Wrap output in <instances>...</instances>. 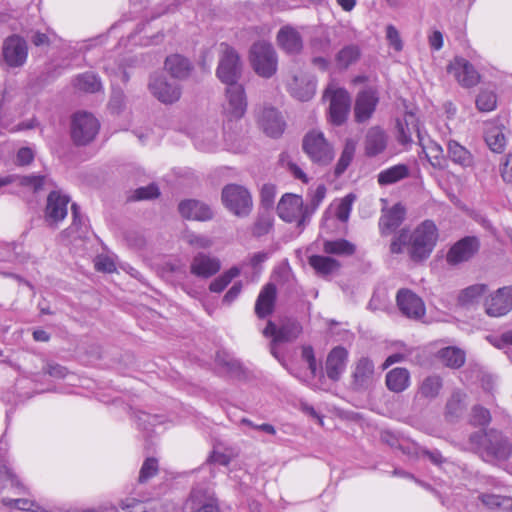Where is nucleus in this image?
<instances>
[{"mask_svg":"<svg viewBox=\"0 0 512 512\" xmlns=\"http://www.w3.org/2000/svg\"><path fill=\"white\" fill-rule=\"evenodd\" d=\"M182 510L183 512H220L214 491L202 484L192 487L183 503Z\"/></svg>","mask_w":512,"mask_h":512,"instance_id":"6","label":"nucleus"},{"mask_svg":"<svg viewBox=\"0 0 512 512\" xmlns=\"http://www.w3.org/2000/svg\"><path fill=\"white\" fill-rule=\"evenodd\" d=\"M448 72L453 74L463 87L469 88L478 84L480 76L472 64L463 58H455L448 66Z\"/></svg>","mask_w":512,"mask_h":512,"instance_id":"23","label":"nucleus"},{"mask_svg":"<svg viewBox=\"0 0 512 512\" xmlns=\"http://www.w3.org/2000/svg\"><path fill=\"white\" fill-rule=\"evenodd\" d=\"M100 124L90 113L78 112L71 122V137L76 145H87L98 134Z\"/></svg>","mask_w":512,"mask_h":512,"instance_id":"9","label":"nucleus"},{"mask_svg":"<svg viewBox=\"0 0 512 512\" xmlns=\"http://www.w3.org/2000/svg\"><path fill=\"white\" fill-rule=\"evenodd\" d=\"M467 449L487 462L505 461L512 454V445L499 431H477L470 434Z\"/></svg>","mask_w":512,"mask_h":512,"instance_id":"2","label":"nucleus"},{"mask_svg":"<svg viewBox=\"0 0 512 512\" xmlns=\"http://www.w3.org/2000/svg\"><path fill=\"white\" fill-rule=\"evenodd\" d=\"M360 57V50L356 45L343 47L335 57L336 65L341 69H346L354 64Z\"/></svg>","mask_w":512,"mask_h":512,"instance_id":"42","label":"nucleus"},{"mask_svg":"<svg viewBox=\"0 0 512 512\" xmlns=\"http://www.w3.org/2000/svg\"><path fill=\"white\" fill-rule=\"evenodd\" d=\"M308 262L316 273L322 276L333 273L339 267V263L335 259L320 255L310 256Z\"/></svg>","mask_w":512,"mask_h":512,"instance_id":"40","label":"nucleus"},{"mask_svg":"<svg viewBox=\"0 0 512 512\" xmlns=\"http://www.w3.org/2000/svg\"><path fill=\"white\" fill-rule=\"evenodd\" d=\"M500 173L505 182L512 183V154H508L500 164Z\"/></svg>","mask_w":512,"mask_h":512,"instance_id":"64","label":"nucleus"},{"mask_svg":"<svg viewBox=\"0 0 512 512\" xmlns=\"http://www.w3.org/2000/svg\"><path fill=\"white\" fill-rule=\"evenodd\" d=\"M305 210L302 197L291 193L284 194L277 205L278 216L285 222H296L298 228H304L308 223L302 222Z\"/></svg>","mask_w":512,"mask_h":512,"instance_id":"11","label":"nucleus"},{"mask_svg":"<svg viewBox=\"0 0 512 512\" xmlns=\"http://www.w3.org/2000/svg\"><path fill=\"white\" fill-rule=\"evenodd\" d=\"M486 284H474L462 289L457 297V302L462 307H469L479 302L480 298L487 292Z\"/></svg>","mask_w":512,"mask_h":512,"instance_id":"36","label":"nucleus"},{"mask_svg":"<svg viewBox=\"0 0 512 512\" xmlns=\"http://www.w3.org/2000/svg\"><path fill=\"white\" fill-rule=\"evenodd\" d=\"M249 61L253 71L260 77L269 79L278 69V55L270 42H255L249 51Z\"/></svg>","mask_w":512,"mask_h":512,"instance_id":"3","label":"nucleus"},{"mask_svg":"<svg viewBox=\"0 0 512 512\" xmlns=\"http://www.w3.org/2000/svg\"><path fill=\"white\" fill-rule=\"evenodd\" d=\"M443 380L439 375L433 374L425 377L418 387V395L422 398L433 400L440 394Z\"/></svg>","mask_w":512,"mask_h":512,"instance_id":"37","label":"nucleus"},{"mask_svg":"<svg viewBox=\"0 0 512 512\" xmlns=\"http://www.w3.org/2000/svg\"><path fill=\"white\" fill-rule=\"evenodd\" d=\"M385 384L389 391L401 393L409 388L411 384V375L408 369L396 367L387 372Z\"/></svg>","mask_w":512,"mask_h":512,"instance_id":"32","label":"nucleus"},{"mask_svg":"<svg viewBox=\"0 0 512 512\" xmlns=\"http://www.w3.org/2000/svg\"><path fill=\"white\" fill-rule=\"evenodd\" d=\"M386 39L389 46H391L395 51L399 52L403 49V42L400 37V33L392 24L386 26Z\"/></svg>","mask_w":512,"mask_h":512,"instance_id":"60","label":"nucleus"},{"mask_svg":"<svg viewBox=\"0 0 512 512\" xmlns=\"http://www.w3.org/2000/svg\"><path fill=\"white\" fill-rule=\"evenodd\" d=\"M75 87L84 92L94 93L100 90L101 83L93 73H84L75 79Z\"/></svg>","mask_w":512,"mask_h":512,"instance_id":"47","label":"nucleus"},{"mask_svg":"<svg viewBox=\"0 0 512 512\" xmlns=\"http://www.w3.org/2000/svg\"><path fill=\"white\" fill-rule=\"evenodd\" d=\"M165 68L172 77L185 79L190 75L192 65L187 58L179 54H174L166 58Z\"/></svg>","mask_w":512,"mask_h":512,"instance_id":"34","label":"nucleus"},{"mask_svg":"<svg viewBox=\"0 0 512 512\" xmlns=\"http://www.w3.org/2000/svg\"><path fill=\"white\" fill-rule=\"evenodd\" d=\"M405 208L397 203L390 209L383 211L379 220V229L382 235L394 232L404 221Z\"/></svg>","mask_w":512,"mask_h":512,"instance_id":"30","label":"nucleus"},{"mask_svg":"<svg viewBox=\"0 0 512 512\" xmlns=\"http://www.w3.org/2000/svg\"><path fill=\"white\" fill-rule=\"evenodd\" d=\"M94 266L97 271L111 273L115 271V263L107 256H98L94 261Z\"/></svg>","mask_w":512,"mask_h":512,"instance_id":"63","label":"nucleus"},{"mask_svg":"<svg viewBox=\"0 0 512 512\" xmlns=\"http://www.w3.org/2000/svg\"><path fill=\"white\" fill-rule=\"evenodd\" d=\"M185 240L189 245L195 248L207 249L213 245V241L211 238L196 233H188L185 236Z\"/></svg>","mask_w":512,"mask_h":512,"instance_id":"59","label":"nucleus"},{"mask_svg":"<svg viewBox=\"0 0 512 512\" xmlns=\"http://www.w3.org/2000/svg\"><path fill=\"white\" fill-rule=\"evenodd\" d=\"M479 240L474 236H467L456 242L447 253V262L456 265L468 261L479 250Z\"/></svg>","mask_w":512,"mask_h":512,"instance_id":"19","label":"nucleus"},{"mask_svg":"<svg viewBox=\"0 0 512 512\" xmlns=\"http://www.w3.org/2000/svg\"><path fill=\"white\" fill-rule=\"evenodd\" d=\"M70 198L60 191H52L47 197L45 219L49 224H57L62 221L68 212Z\"/></svg>","mask_w":512,"mask_h":512,"instance_id":"20","label":"nucleus"},{"mask_svg":"<svg viewBox=\"0 0 512 512\" xmlns=\"http://www.w3.org/2000/svg\"><path fill=\"white\" fill-rule=\"evenodd\" d=\"M239 275L240 269L236 266L231 267L210 283L209 290L214 293H220Z\"/></svg>","mask_w":512,"mask_h":512,"instance_id":"46","label":"nucleus"},{"mask_svg":"<svg viewBox=\"0 0 512 512\" xmlns=\"http://www.w3.org/2000/svg\"><path fill=\"white\" fill-rule=\"evenodd\" d=\"M9 184H17L26 191L38 193L52 184V181L46 175H8L0 177V188Z\"/></svg>","mask_w":512,"mask_h":512,"instance_id":"21","label":"nucleus"},{"mask_svg":"<svg viewBox=\"0 0 512 512\" xmlns=\"http://www.w3.org/2000/svg\"><path fill=\"white\" fill-rule=\"evenodd\" d=\"M438 236L435 223L424 220L413 230L401 229L392 239L389 250L392 254L406 252L412 262L421 263L430 257Z\"/></svg>","mask_w":512,"mask_h":512,"instance_id":"1","label":"nucleus"},{"mask_svg":"<svg viewBox=\"0 0 512 512\" xmlns=\"http://www.w3.org/2000/svg\"><path fill=\"white\" fill-rule=\"evenodd\" d=\"M220 49L217 78L226 85L239 83L243 72V62L239 53L225 43H221Z\"/></svg>","mask_w":512,"mask_h":512,"instance_id":"4","label":"nucleus"},{"mask_svg":"<svg viewBox=\"0 0 512 512\" xmlns=\"http://www.w3.org/2000/svg\"><path fill=\"white\" fill-rule=\"evenodd\" d=\"M71 210L73 221L66 231L69 235L75 234L76 237H82L86 233L87 229L85 218L80 215L79 208L76 204H72Z\"/></svg>","mask_w":512,"mask_h":512,"instance_id":"50","label":"nucleus"},{"mask_svg":"<svg viewBox=\"0 0 512 512\" xmlns=\"http://www.w3.org/2000/svg\"><path fill=\"white\" fill-rule=\"evenodd\" d=\"M326 195V187L319 185L317 188L308 194L309 203L305 205V216L302 222H309L313 213L317 210Z\"/></svg>","mask_w":512,"mask_h":512,"instance_id":"44","label":"nucleus"},{"mask_svg":"<svg viewBox=\"0 0 512 512\" xmlns=\"http://www.w3.org/2000/svg\"><path fill=\"white\" fill-rule=\"evenodd\" d=\"M226 103L224 112L230 120L242 118L247 109L244 86L240 83L229 84L225 90Z\"/></svg>","mask_w":512,"mask_h":512,"instance_id":"13","label":"nucleus"},{"mask_svg":"<svg viewBox=\"0 0 512 512\" xmlns=\"http://www.w3.org/2000/svg\"><path fill=\"white\" fill-rule=\"evenodd\" d=\"M485 142L496 153H501L506 145L503 129L500 126L490 124L485 129Z\"/></svg>","mask_w":512,"mask_h":512,"instance_id":"38","label":"nucleus"},{"mask_svg":"<svg viewBox=\"0 0 512 512\" xmlns=\"http://www.w3.org/2000/svg\"><path fill=\"white\" fill-rule=\"evenodd\" d=\"M410 176V169L406 164H397L380 171L377 182L380 186L395 184Z\"/></svg>","mask_w":512,"mask_h":512,"instance_id":"33","label":"nucleus"},{"mask_svg":"<svg viewBox=\"0 0 512 512\" xmlns=\"http://www.w3.org/2000/svg\"><path fill=\"white\" fill-rule=\"evenodd\" d=\"M290 94L299 101L311 100L316 92V81L308 76H294L288 84Z\"/></svg>","mask_w":512,"mask_h":512,"instance_id":"27","label":"nucleus"},{"mask_svg":"<svg viewBox=\"0 0 512 512\" xmlns=\"http://www.w3.org/2000/svg\"><path fill=\"white\" fill-rule=\"evenodd\" d=\"M43 370H44V373L48 374L51 377L57 378V379L64 378L68 373L67 369L64 366H62L58 363H54V362H48L44 366Z\"/></svg>","mask_w":512,"mask_h":512,"instance_id":"62","label":"nucleus"},{"mask_svg":"<svg viewBox=\"0 0 512 512\" xmlns=\"http://www.w3.org/2000/svg\"><path fill=\"white\" fill-rule=\"evenodd\" d=\"M178 209L184 218L190 220L207 221L213 217L211 208L198 200H184Z\"/></svg>","mask_w":512,"mask_h":512,"instance_id":"29","label":"nucleus"},{"mask_svg":"<svg viewBox=\"0 0 512 512\" xmlns=\"http://www.w3.org/2000/svg\"><path fill=\"white\" fill-rule=\"evenodd\" d=\"M378 103L379 95L375 88L368 87L361 90L357 94L354 106L356 122L363 123L368 121L375 112Z\"/></svg>","mask_w":512,"mask_h":512,"instance_id":"15","label":"nucleus"},{"mask_svg":"<svg viewBox=\"0 0 512 512\" xmlns=\"http://www.w3.org/2000/svg\"><path fill=\"white\" fill-rule=\"evenodd\" d=\"M302 333V326L295 320H285L279 327L272 321H268L263 334L272 337L270 344L271 354L280 361L277 345L284 342H292Z\"/></svg>","mask_w":512,"mask_h":512,"instance_id":"7","label":"nucleus"},{"mask_svg":"<svg viewBox=\"0 0 512 512\" xmlns=\"http://www.w3.org/2000/svg\"><path fill=\"white\" fill-rule=\"evenodd\" d=\"M466 394L462 391L452 393L446 404L447 414L452 417H459L465 410Z\"/></svg>","mask_w":512,"mask_h":512,"instance_id":"48","label":"nucleus"},{"mask_svg":"<svg viewBox=\"0 0 512 512\" xmlns=\"http://www.w3.org/2000/svg\"><path fill=\"white\" fill-rule=\"evenodd\" d=\"M148 87L152 95L164 104L175 103L181 97V87L178 84L168 82L163 76H152Z\"/></svg>","mask_w":512,"mask_h":512,"instance_id":"16","label":"nucleus"},{"mask_svg":"<svg viewBox=\"0 0 512 512\" xmlns=\"http://www.w3.org/2000/svg\"><path fill=\"white\" fill-rule=\"evenodd\" d=\"M497 97L493 91L482 90L476 98V107L482 112H490L496 108Z\"/></svg>","mask_w":512,"mask_h":512,"instance_id":"51","label":"nucleus"},{"mask_svg":"<svg viewBox=\"0 0 512 512\" xmlns=\"http://www.w3.org/2000/svg\"><path fill=\"white\" fill-rule=\"evenodd\" d=\"M375 365L368 357H361L352 372V385L357 390L369 388L374 382Z\"/></svg>","mask_w":512,"mask_h":512,"instance_id":"24","label":"nucleus"},{"mask_svg":"<svg viewBox=\"0 0 512 512\" xmlns=\"http://www.w3.org/2000/svg\"><path fill=\"white\" fill-rule=\"evenodd\" d=\"M313 56H329L332 51L331 40L327 36L315 37L310 42Z\"/></svg>","mask_w":512,"mask_h":512,"instance_id":"53","label":"nucleus"},{"mask_svg":"<svg viewBox=\"0 0 512 512\" xmlns=\"http://www.w3.org/2000/svg\"><path fill=\"white\" fill-rule=\"evenodd\" d=\"M387 142L388 136L382 128L379 126L369 128L364 140L366 155L374 157L381 154L386 149Z\"/></svg>","mask_w":512,"mask_h":512,"instance_id":"28","label":"nucleus"},{"mask_svg":"<svg viewBox=\"0 0 512 512\" xmlns=\"http://www.w3.org/2000/svg\"><path fill=\"white\" fill-rule=\"evenodd\" d=\"M158 472V461L155 458H147L139 473V482L145 483L148 481L151 477L155 476Z\"/></svg>","mask_w":512,"mask_h":512,"instance_id":"56","label":"nucleus"},{"mask_svg":"<svg viewBox=\"0 0 512 512\" xmlns=\"http://www.w3.org/2000/svg\"><path fill=\"white\" fill-rule=\"evenodd\" d=\"M303 149L313 162L320 165L330 163L334 157L332 147L320 131L313 130L306 134Z\"/></svg>","mask_w":512,"mask_h":512,"instance_id":"10","label":"nucleus"},{"mask_svg":"<svg viewBox=\"0 0 512 512\" xmlns=\"http://www.w3.org/2000/svg\"><path fill=\"white\" fill-rule=\"evenodd\" d=\"M356 151V143L352 139H347L345 142L344 149L341 153V156L337 162L335 167V174L337 176L344 173V171L348 168L350 163L352 162Z\"/></svg>","mask_w":512,"mask_h":512,"instance_id":"45","label":"nucleus"},{"mask_svg":"<svg viewBox=\"0 0 512 512\" xmlns=\"http://www.w3.org/2000/svg\"><path fill=\"white\" fill-rule=\"evenodd\" d=\"M485 313L489 317H502L512 310V286L497 289L483 301Z\"/></svg>","mask_w":512,"mask_h":512,"instance_id":"12","label":"nucleus"},{"mask_svg":"<svg viewBox=\"0 0 512 512\" xmlns=\"http://www.w3.org/2000/svg\"><path fill=\"white\" fill-rule=\"evenodd\" d=\"M439 358L450 368H460L465 362V353L456 347H446L439 351Z\"/></svg>","mask_w":512,"mask_h":512,"instance_id":"41","label":"nucleus"},{"mask_svg":"<svg viewBox=\"0 0 512 512\" xmlns=\"http://www.w3.org/2000/svg\"><path fill=\"white\" fill-rule=\"evenodd\" d=\"M426 149V156L430 164L438 169L444 168L446 165V160L443 155L442 147L438 143L431 141Z\"/></svg>","mask_w":512,"mask_h":512,"instance_id":"49","label":"nucleus"},{"mask_svg":"<svg viewBox=\"0 0 512 512\" xmlns=\"http://www.w3.org/2000/svg\"><path fill=\"white\" fill-rule=\"evenodd\" d=\"M491 421V415L486 408L476 405L472 409L471 422L474 425L485 426Z\"/></svg>","mask_w":512,"mask_h":512,"instance_id":"58","label":"nucleus"},{"mask_svg":"<svg viewBox=\"0 0 512 512\" xmlns=\"http://www.w3.org/2000/svg\"><path fill=\"white\" fill-rule=\"evenodd\" d=\"M323 98L330 102V121L338 126L343 124L347 119L351 106L349 93L344 88L330 84L326 88Z\"/></svg>","mask_w":512,"mask_h":512,"instance_id":"8","label":"nucleus"},{"mask_svg":"<svg viewBox=\"0 0 512 512\" xmlns=\"http://www.w3.org/2000/svg\"><path fill=\"white\" fill-rule=\"evenodd\" d=\"M355 200V196L353 194H348L345 196L336 208V217L338 220L342 222H346L349 219L352 203Z\"/></svg>","mask_w":512,"mask_h":512,"instance_id":"57","label":"nucleus"},{"mask_svg":"<svg viewBox=\"0 0 512 512\" xmlns=\"http://www.w3.org/2000/svg\"><path fill=\"white\" fill-rule=\"evenodd\" d=\"M273 226V220L268 214H261L257 217L252 227V234L255 237H261L270 232Z\"/></svg>","mask_w":512,"mask_h":512,"instance_id":"54","label":"nucleus"},{"mask_svg":"<svg viewBox=\"0 0 512 512\" xmlns=\"http://www.w3.org/2000/svg\"><path fill=\"white\" fill-rule=\"evenodd\" d=\"M278 47L289 55H297L303 49V39L300 33L292 26L280 28L276 36Z\"/></svg>","mask_w":512,"mask_h":512,"instance_id":"25","label":"nucleus"},{"mask_svg":"<svg viewBox=\"0 0 512 512\" xmlns=\"http://www.w3.org/2000/svg\"><path fill=\"white\" fill-rule=\"evenodd\" d=\"M398 141L401 144H408L412 142V135L414 133L420 138V131L417 124L416 117L413 113H406L403 120L397 121Z\"/></svg>","mask_w":512,"mask_h":512,"instance_id":"35","label":"nucleus"},{"mask_svg":"<svg viewBox=\"0 0 512 512\" xmlns=\"http://www.w3.org/2000/svg\"><path fill=\"white\" fill-rule=\"evenodd\" d=\"M478 498L483 503V505L490 509L498 507H509L512 504L511 498L496 494L482 493Z\"/></svg>","mask_w":512,"mask_h":512,"instance_id":"52","label":"nucleus"},{"mask_svg":"<svg viewBox=\"0 0 512 512\" xmlns=\"http://www.w3.org/2000/svg\"><path fill=\"white\" fill-rule=\"evenodd\" d=\"M323 250L327 254L349 256L354 254L356 248L354 244L345 239H337L334 241H325Z\"/></svg>","mask_w":512,"mask_h":512,"instance_id":"43","label":"nucleus"},{"mask_svg":"<svg viewBox=\"0 0 512 512\" xmlns=\"http://www.w3.org/2000/svg\"><path fill=\"white\" fill-rule=\"evenodd\" d=\"M348 360V351L337 346L333 348L326 359L325 370L327 377L332 381H338L345 371Z\"/></svg>","mask_w":512,"mask_h":512,"instance_id":"26","label":"nucleus"},{"mask_svg":"<svg viewBox=\"0 0 512 512\" xmlns=\"http://www.w3.org/2000/svg\"><path fill=\"white\" fill-rule=\"evenodd\" d=\"M257 121L263 132L270 137L280 136L285 128V122L281 113L269 105H264L259 110Z\"/></svg>","mask_w":512,"mask_h":512,"instance_id":"17","label":"nucleus"},{"mask_svg":"<svg viewBox=\"0 0 512 512\" xmlns=\"http://www.w3.org/2000/svg\"><path fill=\"white\" fill-rule=\"evenodd\" d=\"M276 301V287L272 283L266 284L260 291L255 303V313L259 318L272 314Z\"/></svg>","mask_w":512,"mask_h":512,"instance_id":"31","label":"nucleus"},{"mask_svg":"<svg viewBox=\"0 0 512 512\" xmlns=\"http://www.w3.org/2000/svg\"><path fill=\"white\" fill-rule=\"evenodd\" d=\"M120 505L127 512H157L153 503H144L136 499H126Z\"/></svg>","mask_w":512,"mask_h":512,"instance_id":"55","label":"nucleus"},{"mask_svg":"<svg viewBox=\"0 0 512 512\" xmlns=\"http://www.w3.org/2000/svg\"><path fill=\"white\" fill-rule=\"evenodd\" d=\"M224 206L238 217H246L250 214L253 201L247 188L237 184L224 186L221 193Z\"/></svg>","mask_w":512,"mask_h":512,"instance_id":"5","label":"nucleus"},{"mask_svg":"<svg viewBox=\"0 0 512 512\" xmlns=\"http://www.w3.org/2000/svg\"><path fill=\"white\" fill-rule=\"evenodd\" d=\"M28 55L27 44L23 38L12 35L5 39L2 47L3 61L8 67H21Z\"/></svg>","mask_w":512,"mask_h":512,"instance_id":"14","label":"nucleus"},{"mask_svg":"<svg viewBox=\"0 0 512 512\" xmlns=\"http://www.w3.org/2000/svg\"><path fill=\"white\" fill-rule=\"evenodd\" d=\"M190 273L201 279H209L221 269L219 258L207 253L198 252L190 262Z\"/></svg>","mask_w":512,"mask_h":512,"instance_id":"18","label":"nucleus"},{"mask_svg":"<svg viewBox=\"0 0 512 512\" xmlns=\"http://www.w3.org/2000/svg\"><path fill=\"white\" fill-rule=\"evenodd\" d=\"M56 34L53 32L41 33L39 31L33 33L31 36V42L36 47H48L54 42Z\"/></svg>","mask_w":512,"mask_h":512,"instance_id":"61","label":"nucleus"},{"mask_svg":"<svg viewBox=\"0 0 512 512\" xmlns=\"http://www.w3.org/2000/svg\"><path fill=\"white\" fill-rule=\"evenodd\" d=\"M397 305L408 318L419 319L425 314V306L420 297L408 289H401L397 293Z\"/></svg>","mask_w":512,"mask_h":512,"instance_id":"22","label":"nucleus"},{"mask_svg":"<svg viewBox=\"0 0 512 512\" xmlns=\"http://www.w3.org/2000/svg\"><path fill=\"white\" fill-rule=\"evenodd\" d=\"M448 157L455 164L461 165L462 167H469L473 163L472 154L462 145L456 141H449L448 143Z\"/></svg>","mask_w":512,"mask_h":512,"instance_id":"39","label":"nucleus"}]
</instances>
